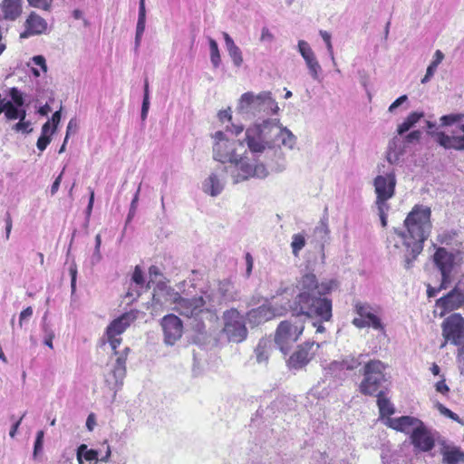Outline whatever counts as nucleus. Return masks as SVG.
<instances>
[{
	"label": "nucleus",
	"mask_w": 464,
	"mask_h": 464,
	"mask_svg": "<svg viewBox=\"0 0 464 464\" xmlns=\"http://www.w3.org/2000/svg\"><path fill=\"white\" fill-rule=\"evenodd\" d=\"M327 220V218L324 217L314 230V237L315 240L320 244L322 249L329 239L330 231L328 228Z\"/></svg>",
	"instance_id": "c756f323"
},
{
	"label": "nucleus",
	"mask_w": 464,
	"mask_h": 464,
	"mask_svg": "<svg viewBox=\"0 0 464 464\" xmlns=\"http://www.w3.org/2000/svg\"><path fill=\"white\" fill-rule=\"evenodd\" d=\"M161 326L164 333V342L168 345H173L182 336V321L173 314H167L162 318Z\"/></svg>",
	"instance_id": "aec40b11"
},
{
	"label": "nucleus",
	"mask_w": 464,
	"mask_h": 464,
	"mask_svg": "<svg viewBox=\"0 0 464 464\" xmlns=\"http://www.w3.org/2000/svg\"><path fill=\"white\" fill-rule=\"evenodd\" d=\"M387 365L380 360H370L361 370L363 379L359 385L362 394L373 396L380 391L387 382L385 370Z\"/></svg>",
	"instance_id": "423d86ee"
},
{
	"label": "nucleus",
	"mask_w": 464,
	"mask_h": 464,
	"mask_svg": "<svg viewBox=\"0 0 464 464\" xmlns=\"http://www.w3.org/2000/svg\"><path fill=\"white\" fill-rule=\"evenodd\" d=\"M397 179L394 171L386 175H378L373 180L376 194L375 203H387L395 194Z\"/></svg>",
	"instance_id": "4468645a"
},
{
	"label": "nucleus",
	"mask_w": 464,
	"mask_h": 464,
	"mask_svg": "<svg viewBox=\"0 0 464 464\" xmlns=\"http://www.w3.org/2000/svg\"><path fill=\"white\" fill-rule=\"evenodd\" d=\"M421 134L422 133L420 130H412L403 137V140L405 141V143L407 145L412 144V143H417L420 141V140L421 138Z\"/></svg>",
	"instance_id": "3c124183"
},
{
	"label": "nucleus",
	"mask_w": 464,
	"mask_h": 464,
	"mask_svg": "<svg viewBox=\"0 0 464 464\" xmlns=\"http://www.w3.org/2000/svg\"><path fill=\"white\" fill-rule=\"evenodd\" d=\"M304 325L296 321L285 320L279 324L275 334V343L286 354L304 331Z\"/></svg>",
	"instance_id": "9d476101"
},
{
	"label": "nucleus",
	"mask_w": 464,
	"mask_h": 464,
	"mask_svg": "<svg viewBox=\"0 0 464 464\" xmlns=\"http://www.w3.org/2000/svg\"><path fill=\"white\" fill-rule=\"evenodd\" d=\"M20 106H16L12 102H6L5 106V115L8 120L18 119V109Z\"/></svg>",
	"instance_id": "37998d69"
},
{
	"label": "nucleus",
	"mask_w": 464,
	"mask_h": 464,
	"mask_svg": "<svg viewBox=\"0 0 464 464\" xmlns=\"http://www.w3.org/2000/svg\"><path fill=\"white\" fill-rule=\"evenodd\" d=\"M410 438L413 447L422 452L430 451L435 446L434 434L422 421L411 430Z\"/></svg>",
	"instance_id": "6ab92c4d"
},
{
	"label": "nucleus",
	"mask_w": 464,
	"mask_h": 464,
	"mask_svg": "<svg viewBox=\"0 0 464 464\" xmlns=\"http://www.w3.org/2000/svg\"><path fill=\"white\" fill-rule=\"evenodd\" d=\"M227 175H229V170L226 165H218L209 177L205 179L203 183L204 192L212 197L219 195L224 189Z\"/></svg>",
	"instance_id": "a211bd4d"
},
{
	"label": "nucleus",
	"mask_w": 464,
	"mask_h": 464,
	"mask_svg": "<svg viewBox=\"0 0 464 464\" xmlns=\"http://www.w3.org/2000/svg\"><path fill=\"white\" fill-rule=\"evenodd\" d=\"M356 313L361 316L364 317L367 320V323L370 327H372L375 330H383L384 326L376 314L377 311L374 307L370 305L367 303H356L355 304Z\"/></svg>",
	"instance_id": "5701e85b"
},
{
	"label": "nucleus",
	"mask_w": 464,
	"mask_h": 464,
	"mask_svg": "<svg viewBox=\"0 0 464 464\" xmlns=\"http://www.w3.org/2000/svg\"><path fill=\"white\" fill-rule=\"evenodd\" d=\"M401 136L395 135L388 144L386 160L392 165L399 164L401 157L406 153L407 144Z\"/></svg>",
	"instance_id": "4be33fe9"
},
{
	"label": "nucleus",
	"mask_w": 464,
	"mask_h": 464,
	"mask_svg": "<svg viewBox=\"0 0 464 464\" xmlns=\"http://www.w3.org/2000/svg\"><path fill=\"white\" fill-rule=\"evenodd\" d=\"M274 35L270 33L267 27H263L261 32V41L272 42Z\"/></svg>",
	"instance_id": "774afa93"
},
{
	"label": "nucleus",
	"mask_w": 464,
	"mask_h": 464,
	"mask_svg": "<svg viewBox=\"0 0 464 464\" xmlns=\"http://www.w3.org/2000/svg\"><path fill=\"white\" fill-rule=\"evenodd\" d=\"M459 368L461 375H464V344L459 348L458 351Z\"/></svg>",
	"instance_id": "052dcab7"
},
{
	"label": "nucleus",
	"mask_w": 464,
	"mask_h": 464,
	"mask_svg": "<svg viewBox=\"0 0 464 464\" xmlns=\"http://www.w3.org/2000/svg\"><path fill=\"white\" fill-rule=\"evenodd\" d=\"M362 357H363V354H362V353L359 354L358 356L348 355V356L344 357L342 360L343 369L347 370V371H353V370L358 368L362 363V362H361Z\"/></svg>",
	"instance_id": "c9c22d12"
},
{
	"label": "nucleus",
	"mask_w": 464,
	"mask_h": 464,
	"mask_svg": "<svg viewBox=\"0 0 464 464\" xmlns=\"http://www.w3.org/2000/svg\"><path fill=\"white\" fill-rule=\"evenodd\" d=\"M47 313L43 317L42 329L44 334V344L50 348H53V339L54 338V333L49 324L46 323Z\"/></svg>",
	"instance_id": "58836bf2"
},
{
	"label": "nucleus",
	"mask_w": 464,
	"mask_h": 464,
	"mask_svg": "<svg viewBox=\"0 0 464 464\" xmlns=\"http://www.w3.org/2000/svg\"><path fill=\"white\" fill-rule=\"evenodd\" d=\"M435 389L438 392L443 394V395H446L449 392H450V388L449 386L446 384L445 382V379L438 382L436 384H435Z\"/></svg>",
	"instance_id": "680f3d73"
},
{
	"label": "nucleus",
	"mask_w": 464,
	"mask_h": 464,
	"mask_svg": "<svg viewBox=\"0 0 464 464\" xmlns=\"http://www.w3.org/2000/svg\"><path fill=\"white\" fill-rule=\"evenodd\" d=\"M270 343L267 340L261 339L255 348V356L258 363H266L268 361L270 353Z\"/></svg>",
	"instance_id": "72a5a7b5"
},
{
	"label": "nucleus",
	"mask_w": 464,
	"mask_h": 464,
	"mask_svg": "<svg viewBox=\"0 0 464 464\" xmlns=\"http://www.w3.org/2000/svg\"><path fill=\"white\" fill-rule=\"evenodd\" d=\"M51 140L52 139L50 136H44L41 134L36 142L38 150L44 151L46 149V147L50 144Z\"/></svg>",
	"instance_id": "5fc2aeb1"
},
{
	"label": "nucleus",
	"mask_w": 464,
	"mask_h": 464,
	"mask_svg": "<svg viewBox=\"0 0 464 464\" xmlns=\"http://www.w3.org/2000/svg\"><path fill=\"white\" fill-rule=\"evenodd\" d=\"M207 303L204 295L192 298L179 296L175 300V310L183 316L198 320L200 314L204 312V306Z\"/></svg>",
	"instance_id": "ddd939ff"
},
{
	"label": "nucleus",
	"mask_w": 464,
	"mask_h": 464,
	"mask_svg": "<svg viewBox=\"0 0 464 464\" xmlns=\"http://www.w3.org/2000/svg\"><path fill=\"white\" fill-rule=\"evenodd\" d=\"M78 128L77 120L75 118H72L70 120L67 125L66 129V135H65V142L68 141L69 136L72 132H76Z\"/></svg>",
	"instance_id": "4d7b16f0"
},
{
	"label": "nucleus",
	"mask_w": 464,
	"mask_h": 464,
	"mask_svg": "<svg viewBox=\"0 0 464 464\" xmlns=\"http://www.w3.org/2000/svg\"><path fill=\"white\" fill-rule=\"evenodd\" d=\"M130 324V314H124L114 319L107 327L106 335L114 336L121 335Z\"/></svg>",
	"instance_id": "bb28decb"
},
{
	"label": "nucleus",
	"mask_w": 464,
	"mask_h": 464,
	"mask_svg": "<svg viewBox=\"0 0 464 464\" xmlns=\"http://www.w3.org/2000/svg\"><path fill=\"white\" fill-rule=\"evenodd\" d=\"M305 246V237L303 234H294L292 237V242H291V247L292 252L295 256H299V252L304 248Z\"/></svg>",
	"instance_id": "e433bc0d"
},
{
	"label": "nucleus",
	"mask_w": 464,
	"mask_h": 464,
	"mask_svg": "<svg viewBox=\"0 0 464 464\" xmlns=\"http://www.w3.org/2000/svg\"><path fill=\"white\" fill-rule=\"evenodd\" d=\"M422 117H424L423 112L413 111L408 115V117L403 121L402 123L398 125L397 134L403 135L409 130H411Z\"/></svg>",
	"instance_id": "473e14b6"
},
{
	"label": "nucleus",
	"mask_w": 464,
	"mask_h": 464,
	"mask_svg": "<svg viewBox=\"0 0 464 464\" xmlns=\"http://www.w3.org/2000/svg\"><path fill=\"white\" fill-rule=\"evenodd\" d=\"M44 436V433L43 430H39L36 433V438H35L34 446V456H37L38 453H40L43 450Z\"/></svg>",
	"instance_id": "864d4df0"
},
{
	"label": "nucleus",
	"mask_w": 464,
	"mask_h": 464,
	"mask_svg": "<svg viewBox=\"0 0 464 464\" xmlns=\"http://www.w3.org/2000/svg\"><path fill=\"white\" fill-rule=\"evenodd\" d=\"M23 0H3L0 8L3 18L9 21L16 20L22 14Z\"/></svg>",
	"instance_id": "393cba45"
},
{
	"label": "nucleus",
	"mask_w": 464,
	"mask_h": 464,
	"mask_svg": "<svg viewBox=\"0 0 464 464\" xmlns=\"http://www.w3.org/2000/svg\"><path fill=\"white\" fill-rule=\"evenodd\" d=\"M408 100L407 95H401L399 98H397L389 107L388 111L389 112H394V111L401 106L403 102H405Z\"/></svg>",
	"instance_id": "13d9d810"
},
{
	"label": "nucleus",
	"mask_w": 464,
	"mask_h": 464,
	"mask_svg": "<svg viewBox=\"0 0 464 464\" xmlns=\"http://www.w3.org/2000/svg\"><path fill=\"white\" fill-rule=\"evenodd\" d=\"M279 110L270 92H261L257 94L252 92H245L241 95L237 106V112L246 118L262 114L276 115Z\"/></svg>",
	"instance_id": "20e7f679"
},
{
	"label": "nucleus",
	"mask_w": 464,
	"mask_h": 464,
	"mask_svg": "<svg viewBox=\"0 0 464 464\" xmlns=\"http://www.w3.org/2000/svg\"><path fill=\"white\" fill-rule=\"evenodd\" d=\"M33 62L35 65L40 66L44 72L47 71L45 58L43 55H35L33 57Z\"/></svg>",
	"instance_id": "0e129e2a"
},
{
	"label": "nucleus",
	"mask_w": 464,
	"mask_h": 464,
	"mask_svg": "<svg viewBox=\"0 0 464 464\" xmlns=\"http://www.w3.org/2000/svg\"><path fill=\"white\" fill-rule=\"evenodd\" d=\"M83 459L96 464L99 461V453L96 450L88 449L87 445L81 444L77 448V460L80 464H83Z\"/></svg>",
	"instance_id": "7c9ffc66"
},
{
	"label": "nucleus",
	"mask_w": 464,
	"mask_h": 464,
	"mask_svg": "<svg viewBox=\"0 0 464 464\" xmlns=\"http://www.w3.org/2000/svg\"><path fill=\"white\" fill-rule=\"evenodd\" d=\"M297 49L300 53L303 59L305 61L315 56L314 51L312 50L310 44L304 40H299L297 44Z\"/></svg>",
	"instance_id": "a19ab883"
},
{
	"label": "nucleus",
	"mask_w": 464,
	"mask_h": 464,
	"mask_svg": "<svg viewBox=\"0 0 464 464\" xmlns=\"http://www.w3.org/2000/svg\"><path fill=\"white\" fill-rule=\"evenodd\" d=\"M464 120L463 113H450L440 117L442 127L452 126L450 133L444 131L432 132L436 142L446 150H464Z\"/></svg>",
	"instance_id": "39448f33"
},
{
	"label": "nucleus",
	"mask_w": 464,
	"mask_h": 464,
	"mask_svg": "<svg viewBox=\"0 0 464 464\" xmlns=\"http://www.w3.org/2000/svg\"><path fill=\"white\" fill-rule=\"evenodd\" d=\"M209 50H210V61L214 68H218L221 63V57L219 53L218 44L213 38H208Z\"/></svg>",
	"instance_id": "f704fd0d"
},
{
	"label": "nucleus",
	"mask_w": 464,
	"mask_h": 464,
	"mask_svg": "<svg viewBox=\"0 0 464 464\" xmlns=\"http://www.w3.org/2000/svg\"><path fill=\"white\" fill-rule=\"evenodd\" d=\"M140 187H141V184L139 185V187L134 194V197L130 202V210H129L128 217H127V222H130L133 218V217L136 213L137 205H138V201H139V196H140Z\"/></svg>",
	"instance_id": "49530a36"
},
{
	"label": "nucleus",
	"mask_w": 464,
	"mask_h": 464,
	"mask_svg": "<svg viewBox=\"0 0 464 464\" xmlns=\"http://www.w3.org/2000/svg\"><path fill=\"white\" fill-rule=\"evenodd\" d=\"M298 294L288 301V310L293 315H303L308 319H314L313 326L317 333L324 332L323 322L332 318V300L324 295L330 292L329 284H319L313 273H306L296 284Z\"/></svg>",
	"instance_id": "f03ea898"
},
{
	"label": "nucleus",
	"mask_w": 464,
	"mask_h": 464,
	"mask_svg": "<svg viewBox=\"0 0 464 464\" xmlns=\"http://www.w3.org/2000/svg\"><path fill=\"white\" fill-rule=\"evenodd\" d=\"M223 37L226 44V49L228 53V55L232 59L233 64L236 67H240L243 63V55L241 50L235 44L234 40L227 33L224 32Z\"/></svg>",
	"instance_id": "cd10ccee"
},
{
	"label": "nucleus",
	"mask_w": 464,
	"mask_h": 464,
	"mask_svg": "<svg viewBox=\"0 0 464 464\" xmlns=\"http://www.w3.org/2000/svg\"><path fill=\"white\" fill-rule=\"evenodd\" d=\"M30 6L50 11L53 0H27Z\"/></svg>",
	"instance_id": "de8ad7c7"
},
{
	"label": "nucleus",
	"mask_w": 464,
	"mask_h": 464,
	"mask_svg": "<svg viewBox=\"0 0 464 464\" xmlns=\"http://www.w3.org/2000/svg\"><path fill=\"white\" fill-rule=\"evenodd\" d=\"M432 230L431 209L430 207L416 204L407 214L403 221V228L393 227L399 240L394 249L403 261V266L409 270L413 266L417 257L424 248V243Z\"/></svg>",
	"instance_id": "7ed1b4c3"
},
{
	"label": "nucleus",
	"mask_w": 464,
	"mask_h": 464,
	"mask_svg": "<svg viewBox=\"0 0 464 464\" xmlns=\"http://www.w3.org/2000/svg\"><path fill=\"white\" fill-rule=\"evenodd\" d=\"M321 37L323 38L324 42L325 43L326 48L331 49L333 47L332 42H331V34L324 30H320L319 32Z\"/></svg>",
	"instance_id": "338daca9"
},
{
	"label": "nucleus",
	"mask_w": 464,
	"mask_h": 464,
	"mask_svg": "<svg viewBox=\"0 0 464 464\" xmlns=\"http://www.w3.org/2000/svg\"><path fill=\"white\" fill-rule=\"evenodd\" d=\"M457 257V252L449 251L442 246L436 248L432 259L441 275L440 289H447L451 285L454 278L453 273L458 266Z\"/></svg>",
	"instance_id": "6e6552de"
},
{
	"label": "nucleus",
	"mask_w": 464,
	"mask_h": 464,
	"mask_svg": "<svg viewBox=\"0 0 464 464\" xmlns=\"http://www.w3.org/2000/svg\"><path fill=\"white\" fill-rule=\"evenodd\" d=\"M437 409L442 415L457 421L460 425H464V420L462 419H460L458 414H456L455 412H453L452 411H450V409L445 407L443 404L438 402Z\"/></svg>",
	"instance_id": "79ce46f5"
},
{
	"label": "nucleus",
	"mask_w": 464,
	"mask_h": 464,
	"mask_svg": "<svg viewBox=\"0 0 464 464\" xmlns=\"http://www.w3.org/2000/svg\"><path fill=\"white\" fill-rule=\"evenodd\" d=\"M286 311H289L288 306L278 308L271 304H263L248 311L246 317L250 324L256 326L281 316Z\"/></svg>",
	"instance_id": "dca6fc26"
},
{
	"label": "nucleus",
	"mask_w": 464,
	"mask_h": 464,
	"mask_svg": "<svg viewBox=\"0 0 464 464\" xmlns=\"http://www.w3.org/2000/svg\"><path fill=\"white\" fill-rule=\"evenodd\" d=\"M440 453L443 464H464V452L458 447L443 445Z\"/></svg>",
	"instance_id": "a878e982"
},
{
	"label": "nucleus",
	"mask_w": 464,
	"mask_h": 464,
	"mask_svg": "<svg viewBox=\"0 0 464 464\" xmlns=\"http://www.w3.org/2000/svg\"><path fill=\"white\" fill-rule=\"evenodd\" d=\"M69 273L71 276V292L72 296L75 295L76 292V280H77V266L75 263H72L69 268Z\"/></svg>",
	"instance_id": "8fccbe9b"
},
{
	"label": "nucleus",
	"mask_w": 464,
	"mask_h": 464,
	"mask_svg": "<svg viewBox=\"0 0 464 464\" xmlns=\"http://www.w3.org/2000/svg\"><path fill=\"white\" fill-rule=\"evenodd\" d=\"M436 304L446 311H454L464 305V274L447 295L437 300Z\"/></svg>",
	"instance_id": "2eb2a0df"
},
{
	"label": "nucleus",
	"mask_w": 464,
	"mask_h": 464,
	"mask_svg": "<svg viewBox=\"0 0 464 464\" xmlns=\"http://www.w3.org/2000/svg\"><path fill=\"white\" fill-rule=\"evenodd\" d=\"M203 294L209 306V308L206 309L208 311L223 303L227 304L235 301L237 298V293L235 289V285L228 279L218 281L217 289H210Z\"/></svg>",
	"instance_id": "9b49d317"
},
{
	"label": "nucleus",
	"mask_w": 464,
	"mask_h": 464,
	"mask_svg": "<svg viewBox=\"0 0 464 464\" xmlns=\"http://www.w3.org/2000/svg\"><path fill=\"white\" fill-rule=\"evenodd\" d=\"M33 315V308L31 306L24 309L19 315V326H23V323L28 320Z\"/></svg>",
	"instance_id": "6e6d98bb"
},
{
	"label": "nucleus",
	"mask_w": 464,
	"mask_h": 464,
	"mask_svg": "<svg viewBox=\"0 0 464 464\" xmlns=\"http://www.w3.org/2000/svg\"><path fill=\"white\" fill-rule=\"evenodd\" d=\"M213 159L226 167L234 184L251 179H265L281 173L287 161L282 146L293 150L296 137L278 118L256 121L245 130V139L230 140L221 131L213 135Z\"/></svg>",
	"instance_id": "f257e3e1"
},
{
	"label": "nucleus",
	"mask_w": 464,
	"mask_h": 464,
	"mask_svg": "<svg viewBox=\"0 0 464 464\" xmlns=\"http://www.w3.org/2000/svg\"><path fill=\"white\" fill-rule=\"evenodd\" d=\"M131 281L135 283L140 287H142L144 285V277L142 270L139 266H136L131 276Z\"/></svg>",
	"instance_id": "603ef678"
},
{
	"label": "nucleus",
	"mask_w": 464,
	"mask_h": 464,
	"mask_svg": "<svg viewBox=\"0 0 464 464\" xmlns=\"http://www.w3.org/2000/svg\"><path fill=\"white\" fill-rule=\"evenodd\" d=\"M420 422L421 420L418 418L411 416H401L399 418H389L387 420V425L397 431L411 435V430L415 427L419 426Z\"/></svg>",
	"instance_id": "b1692460"
},
{
	"label": "nucleus",
	"mask_w": 464,
	"mask_h": 464,
	"mask_svg": "<svg viewBox=\"0 0 464 464\" xmlns=\"http://www.w3.org/2000/svg\"><path fill=\"white\" fill-rule=\"evenodd\" d=\"M13 130L26 134H29L33 131V128H31V122L25 121H19V122L13 126Z\"/></svg>",
	"instance_id": "09e8293b"
},
{
	"label": "nucleus",
	"mask_w": 464,
	"mask_h": 464,
	"mask_svg": "<svg viewBox=\"0 0 464 464\" xmlns=\"http://www.w3.org/2000/svg\"><path fill=\"white\" fill-rule=\"evenodd\" d=\"M108 342L110 343V345L111 349L114 351V353L118 355L116 358L115 363L111 370L110 377L106 380V382L112 385L111 389H113L116 392H118L121 386L123 385V380L126 376V361L127 356L130 352L129 347H125L122 353H119L116 349L121 343V338L119 337V335L112 336H107Z\"/></svg>",
	"instance_id": "1a4fd4ad"
},
{
	"label": "nucleus",
	"mask_w": 464,
	"mask_h": 464,
	"mask_svg": "<svg viewBox=\"0 0 464 464\" xmlns=\"http://www.w3.org/2000/svg\"><path fill=\"white\" fill-rule=\"evenodd\" d=\"M374 396L377 397V405L382 416H390L394 413V407L391 403L390 400L385 396L384 391H380Z\"/></svg>",
	"instance_id": "2f4dec72"
},
{
	"label": "nucleus",
	"mask_w": 464,
	"mask_h": 464,
	"mask_svg": "<svg viewBox=\"0 0 464 464\" xmlns=\"http://www.w3.org/2000/svg\"><path fill=\"white\" fill-rule=\"evenodd\" d=\"M222 322V333L228 342L239 343L246 339V317L237 309L230 308L223 312Z\"/></svg>",
	"instance_id": "0eeeda50"
},
{
	"label": "nucleus",
	"mask_w": 464,
	"mask_h": 464,
	"mask_svg": "<svg viewBox=\"0 0 464 464\" xmlns=\"http://www.w3.org/2000/svg\"><path fill=\"white\" fill-rule=\"evenodd\" d=\"M308 68L309 74L314 80H319V74L322 72V67L319 64L315 56L304 61Z\"/></svg>",
	"instance_id": "4c0bfd02"
},
{
	"label": "nucleus",
	"mask_w": 464,
	"mask_h": 464,
	"mask_svg": "<svg viewBox=\"0 0 464 464\" xmlns=\"http://www.w3.org/2000/svg\"><path fill=\"white\" fill-rule=\"evenodd\" d=\"M377 209H378V215L380 217L381 224L382 227H387V214L386 212L389 210L390 206L388 203H375Z\"/></svg>",
	"instance_id": "c03bdc74"
},
{
	"label": "nucleus",
	"mask_w": 464,
	"mask_h": 464,
	"mask_svg": "<svg viewBox=\"0 0 464 464\" xmlns=\"http://www.w3.org/2000/svg\"><path fill=\"white\" fill-rule=\"evenodd\" d=\"M24 416H25V412L17 420H15L14 422V424L12 425L11 430L9 431V436L11 438H14L15 436L16 431H17V430H18V428H19V426H20V424H21V422H22V420H23Z\"/></svg>",
	"instance_id": "69168bd1"
},
{
	"label": "nucleus",
	"mask_w": 464,
	"mask_h": 464,
	"mask_svg": "<svg viewBox=\"0 0 464 464\" xmlns=\"http://www.w3.org/2000/svg\"><path fill=\"white\" fill-rule=\"evenodd\" d=\"M146 24V7H145V0H140L139 2V16L136 26V34H135V51H137L140 45L141 37L145 31Z\"/></svg>",
	"instance_id": "c85d7f7f"
},
{
	"label": "nucleus",
	"mask_w": 464,
	"mask_h": 464,
	"mask_svg": "<svg viewBox=\"0 0 464 464\" xmlns=\"http://www.w3.org/2000/svg\"><path fill=\"white\" fill-rule=\"evenodd\" d=\"M9 96L11 98V101L16 106H23L24 103L23 93L16 88L12 87L9 90Z\"/></svg>",
	"instance_id": "a18cd8bd"
},
{
	"label": "nucleus",
	"mask_w": 464,
	"mask_h": 464,
	"mask_svg": "<svg viewBox=\"0 0 464 464\" xmlns=\"http://www.w3.org/2000/svg\"><path fill=\"white\" fill-rule=\"evenodd\" d=\"M320 347L314 342H306L298 346V349L289 357L287 365L290 369L300 370L314 358L316 350Z\"/></svg>",
	"instance_id": "f3484780"
},
{
	"label": "nucleus",
	"mask_w": 464,
	"mask_h": 464,
	"mask_svg": "<svg viewBox=\"0 0 464 464\" xmlns=\"http://www.w3.org/2000/svg\"><path fill=\"white\" fill-rule=\"evenodd\" d=\"M62 108L59 110V111H56L53 116H52V119H51V122L53 124V129H52V133H54L56 129H57V126L58 124L60 123L61 121V117H62Z\"/></svg>",
	"instance_id": "bf43d9fd"
},
{
	"label": "nucleus",
	"mask_w": 464,
	"mask_h": 464,
	"mask_svg": "<svg viewBox=\"0 0 464 464\" xmlns=\"http://www.w3.org/2000/svg\"><path fill=\"white\" fill-rule=\"evenodd\" d=\"M13 227V221L10 213H6L5 215V238L9 239L10 234Z\"/></svg>",
	"instance_id": "e2e57ef3"
},
{
	"label": "nucleus",
	"mask_w": 464,
	"mask_h": 464,
	"mask_svg": "<svg viewBox=\"0 0 464 464\" xmlns=\"http://www.w3.org/2000/svg\"><path fill=\"white\" fill-rule=\"evenodd\" d=\"M442 335L445 343L440 345L443 348L447 342L454 345H459L464 339V318L459 314H453L442 323Z\"/></svg>",
	"instance_id": "f8f14e48"
},
{
	"label": "nucleus",
	"mask_w": 464,
	"mask_h": 464,
	"mask_svg": "<svg viewBox=\"0 0 464 464\" xmlns=\"http://www.w3.org/2000/svg\"><path fill=\"white\" fill-rule=\"evenodd\" d=\"M24 26L25 30L21 33V38H27L31 35H38L45 33L47 22L34 12H32L27 17Z\"/></svg>",
	"instance_id": "412c9836"
},
{
	"label": "nucleus",
	"mask_w": 464,
	"mask_h": 464,
	"mask_svg": "<svg viewBox=\"0 0 464 464\" xmlns=\"http://www.w3.org/2000/svg\"><path fill=\"white\" fill-rule=\"evenodd\" d=\"M150 109V91H149V82L148 79L144 81V93H143V101L141 105V112L140 118L142 121H145L148 116V111Z\"/></svg>",
	"instance_id": "ea45409f"
}]
</instances>
